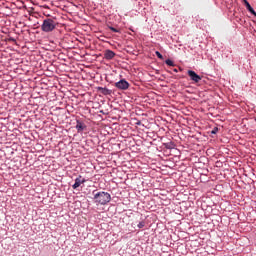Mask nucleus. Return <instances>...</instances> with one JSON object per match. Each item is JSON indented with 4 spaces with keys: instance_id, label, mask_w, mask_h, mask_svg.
<instances>
[{
    "instance_id": "nucleus-3",
    "label": "nucleus",
    "mask_w": 256,
    "mask_h": 256,
    "mask_svg": "<svg viewBox=\"0 0 256 256\" xmlns=\"http://www.w3.org/2000/svg\"><path fill=\"white\" fill-rule=\"evenodd\" d=\"M114 87H116V89H120L121 91H127V89H129V82H127L125 79H121L114 84Z\"/></svg>"
},
{
    "instance_id": "nucleus-6",
    "label": "nucleus",
    "mask_w": 256,
    "mask_h": 256,
    "mask_svg": "<svg viewBox=\"0 0 256 256\" xmlns=\"http://www.w3.org/2000/svg\"><path fill=\"white\" fill-rule=\"evenodd\" d=\"M113 57H115V52H113L112 50H106L104 52V59L111 61V59H113Z\"/></svg>"
},
{
    "instance_id": "nucleus-8",
    "label": "nucleus",
    "mask_w": 256,
    "mask_h": 256,
    "mask_svg": "<svg viewBox=\"0 0 256 256\" xmlns=\"http://www.w3.org/2000/svg\"><path fill=\"white\" fill-rule=\"evenodd\" d=\"M163 145H164L165 149H175V147H176L175 142H173V141L164 143Z\"/></svg>"
},
{
    "instance_id": "nucleus-10",
    "label": "nucleus",
    "mask_w": 256,
    "mask_h": 256,
    "mask_svg": "<svg viewBox=\"0 0 256 256\" xmlns=\"http://www.w3.org/2000/svg\"><path fill=\"white\" fill-rule=\"evenodd\" d=\"M165 63H166V65H168L169 67H175V63H173V61L170 60V59H167V60L165 61Z\"/></svg>"
},
{
    "instance_id": "nucleus-4",
    "label": "nucleus",
    "mask_w": 256,
    "mask_h": 256,
    "mask_svg": "<svg viewBox=\"0 0 256 256\" xmlns=\"http://www.w3.org/2000/svg\"><path fill=\"white\" fill-rule=\"evenodd\" d=\"M83 183H87V179L83 178L82 175H79L75 179V183L72 185V189H78V187H81V185H83Z\"/></svg>"
},
{
    "instance_id": "nucleus-2",
    "label": "nucleus",
    "mask_w": 256,
    "mask_h": 256,
    "mask_svg": "<svg viewBox=\"0 0 256 256\" xmlns=\"http://www.w3.org/2000/svg\"><path fill=\"white\" fill-rule=\"evenodd\" d=\"M55 27H57V23L50 18L45 19L43 21V24L41 25V29L42 31H44V33H51V31H53Z\"/></svg>"
},
{
    "instance_id": "nucleus-14",
    "label": "nucleus",
    "mask_w": 256,
    "mask_h": 256,
    "mask_svg": "<svg viewBox=\"0 0 256 256\" xmlns=\"http://www.w3.org/2000/svg\"><path fill=\"white\" fill-rule=\"evenodd\" d=\"M217 133H219V129H213L211 131V135H217Z\"/></svg>"
},
{
    "instance_id": "nucleus-9",
    "label": "nucleus",
    "mask_w": 256,
    "mask_h": 256,
    "mask_svg": "<svg viewBox=\"0 0 256 256\" xmlns=\"http://www.w3.org/2000/svg\"><path fill=\"white\" fill-rule=\"evenodd\" d=\"M84 128H85V124H83V122L77 120L76 129H84Z\"/></svg>"
},
{
    "instance_id": "nucleus-18",
    "label": "nucleus",
    "mask_w": 256,
    "mask_h": 256,
    "mask_svg": "<svg viewBox=\"0 0 256 256\" xmlns=\"http://www.w3.org/2000/svg\"><path fill=\"white\" fill-rule=\"evenodd\" d=\"M107 133V130H104V134Z\"/></svg>"
},
{
    "instance_id": "nucleus-5",
    "label": "nucleus",
    "mask_w": 256,
    "mask_h": 256,
    "mask_svg": "<svg viewBox=\"0 0 256 256\" xmlns=\"http://www.w3.org/2000/svg\"><path fill=\"white\" fill-rule=\"evenodd\" d=\"M188 76L190 77L191 81H194V83H199L201 81V76L196 74L193 70H188Z\"/></svg>"
},
{
    "instance_id": "nucleus-11",
    "label": "nucleus",
    "mask_w": 256,
    "mask_h": 256,
    "mask_svg": "<svg viewBox=\"0 0 256 256\" xmlns=\"http://www.w3.org/2000/svg\"><path fill=\"white\" fill-rule=\"evenodd\" d=\"M109 29H110V31H113V33H121V30H119L115 27L110 26Z\"/></svg>"
},
{
    "instance_id": "nucleus-16",
    "label": "nucleus",
    "mask_w": 256,
    "mask_h": 256,
    "mask_svg": "<svg viewBox=\"0 0 256 256\" xmlns=\"http://www.w3.org/2000/svg\"><path fill=\"white\" fill-rule=\"evenodd\" d=\"M10 41H15V39H13V38H10Z\"/></svg>"
},
{
    "instance_id": "nucleus-7",
    "label": "nucleus",
    "mask_w": 256,
    "mask_h": 256,
    "mask_svg": "<svg viewBox=\"0 0 256 256\" xmlns=\"http://www.w3.org/2000/svg\"><path fill=\"white\" fill-rule=\"evenodd\" d=\"M98 91L102 93V95H111V90L103 87H98Z\"/></svg>"
},
{
    "instance_id": "nucleus-12",
    "label": "nucleus",
    "mask_w": 256,
    "mask_h": 256,
    "mask_svg": "<svg viewBox=\"0 0 256 256\" xmlns=\"http://www.w3.org/2000/svg\"><path fill=\"white\" fill-rule=\"evenodd\" d=\"M145 227V221H141L138 223V229H143Z\"/></svg>"
},
{
    "instance_id": "nucleus-17",
    "label": "nucleus",
    "mask_w": 256,
    "mask_h": 256,
    "mask_svg": "<svg viewBox=\"0 0 256 256\" xmlns=\"http://www.w3.org/2000/svg\"><path fill=\"white\" fill-rule=\"evenodd\" d=\"M174 72L177 73V69H174Z\"/></svg>"
},
{
    "instance_id": "nucleus-13",
    "label": "nucleus",
    "mask_w": 256,
    "mask_h": 256,
    "mask_svg": "<svg viewBox=\"0 0 256 256\" xmlns=\"http://www.w3.org/2000/svg\"><path fill=\"white\" fill-rule=\"evenodd\" d=\"M155 53H156V56L158 57V59H163V55L160 54L159 51H156Z\"/></svg>"
},
{
    "instance_id": "nucleus-15",
    "label": "nucleus",
    "mask_w": 256,
    "mask_h": 256,
    "mask_svg": "<svg viewBox=\"0 0 256 256\" xmlns=\"http://www.w3.org/2000/svg\"><path fill=\"white\" fill-rule=\"evenodd\" d=\"M147 135H148V137H150L151 139H153V138L155 137V134H153V133H150V134H149V132H147Z\"/></svg>"
},
{
    "instance_id": "nucleus-1",
    "label": "nucleus",
    "mask_w": 256,
    "mask_h": 256,
    "mask_svg": "<svg viewBox=\"0 0 256 256\" xmlns=\"http://www.w3.org/2000/svg\"><path fill=\"white\" fill-rule=\"evenodd\" d=\"M93 195V201L96 205H107L111 201V194L109 192H97L94 190Z\"/></svg>"
}]
</instances>
